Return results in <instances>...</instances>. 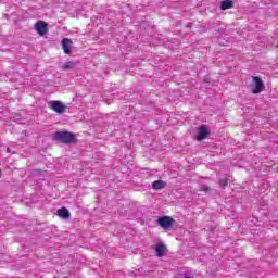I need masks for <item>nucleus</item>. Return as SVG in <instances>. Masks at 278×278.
<instances>
[{
    "label": "nucleus",
    "mask_w": 278,
    "mask_h": 278,
    "mask_svg": "<svg viewBox=\"0 0 278 278\" xmlns=\"http://www.w3.org/2000/svg\"><path fill=\"white\" fill-rule=\"evenodd\" d=\"M252 84L250 85V89L252 94H260V92H264V88L266 86L264 85V81L258 76H254Z\"/></svg>",
    "instance_id": "f257e3e1"
},
{
    "label": "nucleus",
    "mask_w": 278,
    "mask_h": 278,
    "mask_svg": "<svg viewBox=\"0 0 278 278\" xmlns=\"http://www.w3.org/2000/svg\"><path fill=\"white\" fill-rule=\"evenodd\" d=\"M157 225L162 227V229H170L175 227L176 222L170 216H163L157 219Z\"/></svg>",
    "instance_id": "f03ea898"
},
{
    "label": "nucleus",
    "mask_w": 278,
    "mask_h": 278,
    "mask_svg": "<svg viewBox=\"0 0 278 278\" xmlns=\"http://www.w3.org/2000/svg\"><path fill=\"white\" fill-rule=\"evenodd\" d=\"M55 138L64 144H71V142H75V135H73V132H56Z\"/></svg>",
    "instance_id": "7ed1b4c3"
},
{
    "label": "nucleus",
    "mask_w": 278,
    "mask_h": 278,
    "mask_svg": "<svg viewBox=\"0 0 278 278\" xmlns=\"http://www.w3.org/2000/svg\"><path fill=\"white\" fill-rule=\"evenodd\" d=\"M48 106L56 112V114H64L66 112V105L58 100L48 102Z\"/></svg>",
    "instance_id": "20e7f679"
},
{
    "label": "nucleus",
    "mask_w": 278,
    "mask_h": 278,
    "mask_svg": "<svg viewBox=\"0 0 278 278\" xmlns=\"http://www.w3.org/2000/svg\"><path fill=\"white\" fill-rule=\"evenodd\" d=\"M35 29L37 31V34H39V36H46L48 28H47V23H45L43 21H38L35 24Z\"/></svg>",
    "instance_id": "39448f33"
},
{
    "label": "nucleus",
    "mask_w": 278,
    "mask_h": 278,
    "mask_svg": "<svg viewBox=\"0 0 278 278\" xmlns=\"http://www.w3.org/2000/svg\"><path fill=\"white\" fill-rule=\"evenodd\" d=\"M63 51L66 55H71V48L73 47V41L68 38L62 40Z\"/></svg>",
    "instance_id": "423d86ee"
},
{
    "label": "nucleus",
    "mask_w": 278,
    "mask_h": 278,
    "mask_svg": "<svg viewBox=\"0 0 278 278\" xmlns=\"http://www.w3.org/2000/svg\"><path fill=\"white\" fill-rule=\"evenodd\" d=\"M210 135V128L207 126L200 127L198 131V140H205L207 136Z\"/></svg>",
    "instance_id": "0eeeda50"
},
{
    "label": "nucleus",
    "mask_w": 278,
    "mask_h": 278,
    "mask_svg": "<svg viewBox=\"0 0 278 278\" xmlns=\"http://www.w3.org/2000/svg\"><path fill=\"white\" fill-rule=\"evenodd\" d=\"M155 252L157 257H164V254L166 253V247L164 244H156Z\"/></svg>",
    "instance_id": "6e6552de"
},
{
    "label": "nucleus",
    "mask_w": 278,
    "mask_h": 278,
    "mask_svg": "<svg viewBox=\"0 0 278 278\" xmlns=\"http://www.w3.org/2000/svg\"><path fill=\"white\" fill-rule=\"evenodd\" d=\"M58 216H60V218H70L71 213L67 211L66 207H62L58 210Z\"/></svg>",
    "instance_id": "1a4fd4ad"
},
{
    "label": "nucleus",
    "mask_w": 278,
    "mask_h": 278,
    "mask_svg": "<svg viewBox=\"0 0 278 278\" xmlns=\"http://www.w3.org/2000/svg\"><path fill=\"white\" fill-rule=\"evenodd\" d=\"M152 188H153V190H162V189L166 188V182H164L162 180H156L152 184Z\"/></svg>",
    "instance_id": "9d476101"
},
{
    "label": "nucleus",
    "mask_w": 278,
    "mask_h": 278,
    "mask_svg": "<svg viewBox=\"0 0 278 278\" xmlns=\"http://www.w3.org/2000/svg\"><path fill=\"white\" fill-rule=\"evenodd\" d=\"M220 8H222V10H231V8H233V1H231V0H224L220 3Z\"/></svg>",
    "instance_id": "9b49d317"
},
{
    "label": "nucleus",
    "mask_w": 278,
    "mask_h": 278,
    "mask_svg": "<svg viewBox=\"0 0 278 278\" xmlns=\"http://www.w3.org/2000/svg\"><path fill=\"white\" fill-rule=\"evenodd\" d=\"M74 67H75V62H73V61H68L63 65L64 71H68Z\"/></svg>",
    "instance_id": "f8f14e48"
},
{
    "label": "nucleus",
    "mask_w": 278,
    "mask_h": 278,
    "mask_svg": "<svg viewBox=\"0 0 278 278\" xmlns=\"http://www.w3.org/2000/svg\"><path fill=\"white\" fill-rule=\"evenodd\" d=\"M227 184H228V181L225 178L219 180V186H222V188H225L227 186Z\"/></svg>",
    "instance_id": "ddd939ff"
},
{
    "label": "nucleus",
    "mask_w": 278,
    "mask_h": 278,
    "mask_svg": "<svg viewBox=\"0 0 278 278\" xmlns=\"http://www.w3.org/2000/svg\"><path fill=\"white\" fill-rule=\"evenodd\" d=\"M202 190H205V191H207V187H202Z\"/></svg>",
    "instance_id": "4468645a"
}]
</instances>
